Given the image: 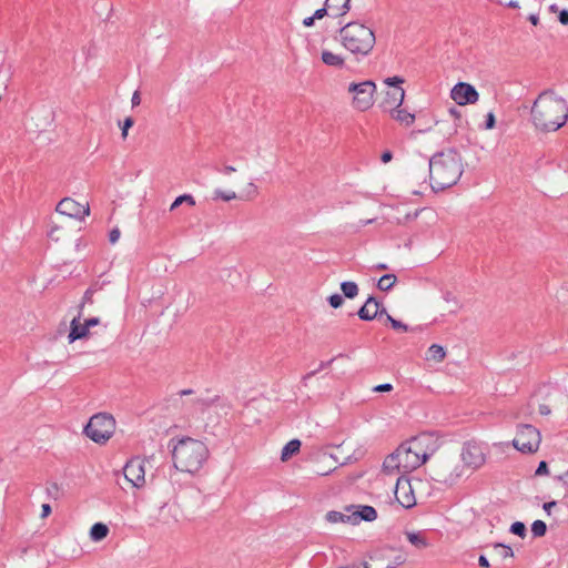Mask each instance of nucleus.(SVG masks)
<instances>
[{
  "label": "nucleus",
  "mask_w": 568,
  "mask_h": 568,
  "mask_svg": "<svg viewBox=\"0 0 568 568\" xmlns=\"http://www.w3.org/2000/svg\"><path fill=\"white\" fill-rule=\"evenodd\" d=\"M540 432L528 424L520 425L513 440L514 447L525 454L536 453L540 446Z\"/></svg>",
  "instance_id": "10"
},
{
  "label": "nucleus",
  "mask_w": 568,
  "mask_h": 568,
  "mask_svg": "<svg viewBox=\"0 0 568 568\" xmlns=\"http://www.w3.org/2000/svg\"><path fill=\"white\" fill-rule=\"evenodd\" d=\"M325 518L328 523H332V524H337V523L351 524V519H347L348 513L345 514V513L332 510L326 514Z\"/></svg>",
  "instance_id": "32"
},
{
  "label": "nucleus",
  "mask_w": 568,
  "mask_h": 568,
  "mask_svg": "<svg viewBox=\"0 0 568 568\" xmlns=\"http://www.w3.org/2000/svg\"><path fill=\"white\" fill-rule=\"evenodd\" d=\"M134 124V120L131 116L124 119L121 124V136L123 140L128 138L129 129H131Z\"/></svg>",
  "instance_id": "38"
},
{
  "label": "nucleus",
  "mask_w": 568,
  "mask_h": 568,
  "mask_svg": "<svg viewBox=\"0 0 568 568\" xmlns=\"http://www.w3.org/2000/svg\"><path fill=\"white\" fill-rule=\"evenodd\" d=\"M395 497L397 501L405 508L415 506L416 499L408 479L398 478L396 483Z\"/></svg>",
  "instance_id": "18"
},
{
  "label": "nucleus",
  "mask_w": 568,
  "mask_h": 568,
  "mask_svg": "<svg viewBox=\"0 0 568 568\" xmlns=\"http://www.w3.org/2000/svg\"><path fill=\"white\" fill-rule=\"evenodd\" d=\"M568 120V104L552 91L541 92L532 103L530 121L539 132H555Z\"/></svg>",
  "instance_id": "1"
},
{
  "label": "nucleus",
  "mask_w": 568,
  "mask_h": 568,
  "mask_svg": "<svg viewBox=\"0 0 568 568\" xmlns=\"http://www.w3.org/2000/svg\"><path fill=\"white\" fill-rule=\"evenodd\" d=\"M118 423L108 412L93 414L83 426L82 434L99 446L106 445L115 435Z\"/></svg>",
  "instance_id": "4"
},
{
  "label": "nucleus",
  "mask_w": 568,
  "mask_h": 568,
  "mask_svg": "<svg viewBox=\"0 0 568 568\" xmlns=\"http://www.w3.org/2000/svg\"><path fill=\"white\" fill-rule=\"evenodd\" d=\"M422 131H413L410 134H409V138L410 139H416L417 134H419Z\"/></svg>",
  "instance_id": "58"
},
{
  "label": "nucleus",
  "mask_w": 568,
  "mask_h": 568,
  "mask_svg": "<svg viewBox=\"0 0 568 568\" xmlns=\"http://www.w3.org/2000/svg\"><path fill=\"white\" fill-rule=\"evenodd\" d=\"M321 60L325 65L335 69H342L346 63V58L343 54L333 52L328 49L322 50Z\"/></svg>",
  "instance_id": "21"
},
{
  "label": "nucleus",
  "mask_w": 568,
  "mask_h": 568,
  "mask_svg": "<svg viewBox=\"0 0 568 568\" xmlns=\"http://www.w3.org/2000/svg\"><path fill=\"white\" fill-rule=\"evenodd\" d=\"M547 531V526L542 520H535L531 525V532L535 537H542Z\"/></svg>",
  "instance_id": "35"
},
{
  "label": "nucleus",
  "mask_w": 568,
  "mask_h": 568,
  "mask_svg": "<svg viewBox=\"0 0 568 568\" xmlns=\"http://www.w3.org/2000/svg\"><path fill=\"white\" fill-rule=\"evenodd\" d=\"M460 456L464 462L479 460L485 458L483 446L474 440L465 443Z\"/></svg>",
  "instance_id": "20"
},
{
  "label": "nucleus",
  "mask_w": 568,
  "mask_h": 568,
  "mask_svg": "<svg viewBox=\"0 0 568 568\" xmlns=\"http://www.w3.org/2000/svg\"><path fill=\"white\" fill-rule=\"evenodd\" d=\"M392 389H393V385L388 384V383L379 384L373 388V390L376 393H387V392H390Z\"/></svg>",
  "instance_id": "43"
},
{
  "label": "nucleus",
  "mask_w": 568,
  "mask_h": 568,
  "mask_svg": "<svg viewBox=\"0 0 568 568\" xmlns=\"http://www.w3.org/2000/svg\"><path fill=\"white\" fill-rule=\"evenodd\" d=\"M376 268H377V270H379V271H383V270H386V268H387V265H386V264H378V265L376 266Z\"/></svg>",
  "instance_id": "60"
},
{
  "label": "nucleus",
  "mask_w": 568,
  "mask_h": 568,
  "mask_svg": "<svg viewBox=\"0 0 568 568\" xmlns=\"http://www.w3.org/2000/svg\"><path fill=\"white\" fill-rule=\"evenodd\" d=\"M132 106H138L141 103V95L139 91H135L131 99Z\"/></svg>",
  "instance_id": "48"
},
{
  "label": "nucleus",
  "mask_w": 568,
  "mask_h": 568,
  "mask_svg": "<svg viewBox=\"0 0 568 568\" xmlns=\"http://www.w3.org/2000/svg\"><path fill=\"white\" fill-rule=\"evenodd\" d=\"M379 313V303L374 297H368L365 304L358 310V317L363 321H372Z\"/></svg>",
  "instance_id": "22"
},
{
  "label": "nucleus",
  "mask_w": 568,
  "mask_h": 568,
  "mask_svg": "<svg viewBox=\"0 0 568 568\" xmlns=\"http://www.w3.org/2000/svg\"><path fill=\"white\" fill-rule=\"evenodd\" d=\"M215 197L220 199L224 202H230L232 200H241V201H252L258 195V187L252 181L246 182L240 191L236 193L233 190H215Z\"/></svg>",
  "instance_id": "14"
},
{
  "label": "nucleus",
  "mask_w": 568,
  "mask_h": 568,
  "mask_svg": "<svg viewBox=\"0 0 568 568\" xmlns=\"http://www.w3.org/2000/svg\"><path fill=\"white\" fill-rule=\"evenodd\" d=\"M494 552L500 559H508L514 557L511 547L504 544L494 545Z\"/></svg>",
  "instance_id": "33"
},
{
  "label": "nucleus",
  "mask_w": 568,
  "mask_h": 568,
  "mask_svg": "<svg viewBox=\"0 0 568 568\" xmlns=\"http://www.w3.org/2000/svg\"><path fill=\"white\" fill-rule=\"evenodd\" d=\"M510 532L524 538L526 536V526L521 521H515L510 526Z\"/></svg>",
  "instance_id": "37"
},
{
  "label": "nucleus",
  "mask_w": 568,
  "mask_h": 568,
  "mask_svg": "<svg viewBox=\"0 0 568 568\" xmlns=\"http://www.w3.org/2000/svg\"><path fill=\"white\" fill-rule=\"evenodd\" d=\"M450 98L455 103L464 106L478 102L479 93L470 83L458 82L453 87Z\"/></svg>",
  "instance_id": "15"
},
{
  "label": "nucleus",
  "mask_w": 568,
  "mask_h": 568,
  "mask_svg": "<svg viewBox=\"0 0 568 568\" xmlns=\"http://www.w3.org/2000/svg\"><path fill=\"white\" fill-rule=\"evenodd\" d=\"M478 562H479V566H481V567H485V568L489 567V562L485 556H480L478 559Z\"/></svg>",
  "instance_id": "54"
},
{
  "label": "nucleus",
  "mask_w": 568,
  "mask_h": 568,
  "mask_svg": "<svg viewBox=\"0 0 568 568\" xmlns=\"http://www.w3.org/2000/svg\"><path fill=\"white\" fill-rule=\"evenodd\" d=\"M387 321L390 323L392 327L397 331H407V326L402 322L393 318L389 314L386 313Z\"/></svg>",
  "instance_id": "39"
},
{
  "label": "nucleus",
  "mask_w": 568,
  "mask_h": 568,
  "mask_svg": "<svg viewBox=\"0 0 568 568\" xmlns=\"http://www.w3.org/2000/svg\"><path fill=\"white\" fill-rule=\"evenodd\" d=\"M65 232H63V227L59 225L52 226V229L49 232V237L54 241L59 242L65 237Z\"/></svg>",
  "instance_id": "36"
},
{
  "label": "nucleus",
  "mask_w": 568,
  "mask_h": 568,
  "mask_svg": "<svg viewBox=\"0 0 568 568\" xmlns=\"http://www.w3.org/2000/svg\"><path fill=\"white\" fill-rule=\"evenodd\" d=\"M549 473L548 470V464H539L537 470L535 471L536 476H544Z\"/></svg>",
  "instance_id": "46"
},
{
  "label": "nucleus",
  "mask_w": 568,
  "mask_h": 568,
  "mask_svg": "<svg viewBox=\"0 0 568 568\" xmlns=\"http://www.w3.org/2000/svg\"><path fill=\"white\" fill-rule=\"evenodd\" d=\"M435 308L442 314H454L462 307L457 295L453 291H447L434 302Z\"/></svg>",
  "instance_id": "17"
},
{
  "label": "nucleus",
  "mask_w": 568,
  "mask_h": 568,
  "mask_svg": "<svg viewBox=\"0 0 568 568\" xmlns=\"http://www.w3.org/2000/svg\"><path fill=\"white\" fill-rule=\"evenodd\" d=\"M464 172L462 155L455 150H446L433 155L428 161L430 186L435 192L452 187Z\"/></svg>",
  "instance_id": "2"
},
{
  "label": "nucleus",
  "mask_w": 568,
  "mask_h": 568,
  "mask_svg": "<svg viewBox=\"0 0 568 568\" xmlns=\"http://www.w3.org/2000/svg\"><path fill=\"white\" fill-rule=\"evenodd\" d=\"M392 462H426V445L420 437L400 444L389 456Z\"/></svg>",
  "instance_id": "8"
},
{
  "label": "nucleus",
  "mask_w": 568,
  "mask_h": 568,
  "mask_svg": "<svg viewBox=\"0 0 568 568\" xmlns=\"http://www.w3.org/2000/svg\"><path fill=\"white\" fill-rule=\"evenodd\" d=\"M376 84L371 80L349 83L347 91L352 95V108L359 112H365L374 105Z\"/></svg>",
  "instance_id": "6"
},
{
  "label": "nucleus",
  "mask_w": 568,
  "mask_h": 568,
  "mask_svg": "<svg viewBox=\"0 0 568 568\" xmlns=\"http://www.w3.org/2000/svg\"><path fill=\"white\" fill-rule=\"evenodd\" d=\"M225 171H226V173H231V172H234L235 169L233 166H226Z\"/></svg>",
  "instance_id": "61"
},
{
  "label": "nucleus",
  "mask_w": 568,
  "mask_h": 568,
  "mask_svg": "<svg viewBox=\"0 0 568 568\" xmlns=\"http://www.w3.org/2000/svg\"><path fill=\"white\" fill-rule=\"evenodd\" d=\"M405 560H406V559H405V557H403V556H398V557L396 558V564H397V565H400V564L405 562Z\"/></svg>",
  "instance_id": "57"
},
{
  "label": "nucleus",
  "mask_w": 568,
  "mask_h": 568,
  "mask_svg": "<svg viewBox=\"0 0 568 568\" xmlns=\"http://www.w3.org/2000/svg\"><path fill=\"white\" fill-rule=\"evenodd\" d=\"M169 448L174 462H204L209 458L206 445L192 437L172 438Z\"/></svg>",
  "instance_id": "5"
},
{
  "label": "nucleus",
  "mask_w": 568,
  "mask_h": 568,
  "mask_svg": "<svg viewBox=\"0 0 568 568\" xmlns=\"http://www.w3.org/2000/svg\"><path fill=\"white\" fill-rule=\"evenodd\" d=\"M332 471H333V469L318 470V471H316V475H318V476H326V475L331 474Z\"/></svg>",
  "instance_id": "56"
},
{
  "label": "nucleus",
  "mask_w": 568,
  "mask_h": 568,
  "mask_svg": "<svg viewBox=\"0 0 568 568\" xmlns=\"http://www.w3.org/2000/svg\"><path fill=\"white\" fill-rule=\"evenodd\" d=\"M538 412L542 416H548V415L551 414V408H550V406L548 404H540L538 406Z\"/></svg>",
  "instance_id": "45"
},
{
  "label": "nucleus",
  "mask_w": 568,
  "mask_h": 568,
  "mask_svg": "<svg viewBox=\"0 0 568 568\" xmlns=\"http://www.w3.org/2000/svg\"><path fill=\"white\" fill-rule=\"evenodd\" d=\"M57 213L74 221H82L90 214L89 203H80L71 197L62 199L57 207Z\"/></svg>",
  "instance_id": "12"
},
{
  "label": "nucleus",
  "mask_w": 568,
  "mask_h": 568,
  "mask_svg": "<svg viewBox=\"0 0 568 568\" xmlns=\"http://www.w3.org/2000/svg\"><path fill=\"white\" fill-rule=\"evenodd\" d=\"M550 9H551L552 11H556V10H557L556 6H551V7H550Z\"/></svg>",
  "instance_id": "62"
},
{
  "label": "nucleus",
  "mask_w": 568,
  "mask_h": 568,
  "mask_svg": "<svg viewBox=\"0 0 568 568\" xmlns=\"http://www.w3.org/2000/svg\"><path fill=\"white\" fill-rule=\"evenodd\" d=\"M184 466H185V464H178V463L172 464V466L170 467V470H169L170 478L172 480L179 481V480H182L180 475L193 474L194 471L197 470V467L195 469H190V468H185Z\"/></svg>",
  "instance_id": "26"
},
{
  "label": "nucleus",
  "mask_w": 568,
  "mask_h": 568,
  "mask_svg": "<svg viewBox=\"0 0 568 568\" xmlns=\"http://www.w3.org/2000/svg\"><path fill=\"white\" fill-rule=\"evenodd\" d=\"M373 220H368L364 223V225L368 224V223H372Z\"/></svg>",
  "instance_id": "63"
},
{
  "label": "nucleus",
  "mask_w": 568,
  "mask_h": 568,
  "mask_svg": "<svg viewBox=\"0 0 568 568\" xmlns=\"http://www.w3.org/2000/svg\"><path fill=\"white\" fill-rule=\"evenodd\" d=\"M392 159H393V154L390 151H385L382 153V156H381L382 162L388 163L392 161Z\"/></svg>",
  "instance_id": "50"
},
{
  "label": "nucleus",
  "mask_w": 568,
  "mask_h": 568,
  "mask_svg": "<svg viewBox=\"0 0 568 568\" xmlns=\"http://www.w3.org/2000/svg\"><path fill=\"white\" fill-rule=\"evenodd\" d=\"M495 125H496L495 114H494V112H489L486 116L485 129L493 130L495 128Z\"/></svg>",
  "instance_id": "41"
},
{
  "label": "nucleus",
  "mask_w": 568,
  "mask_h": 568,
  "mask_svg": "<svg viewBox=\"0 0 568 568\" xmlns=\"http://www.w3.org/2000/svg\"><path fill=\"white\" fill-rule=\"evenodd\" d=\"M325 4L333 17H343L351 9V0H325Z\"/></svg>",
  "instance_id": "24"
},
{
  "label": "nucleus",
  "mask_w": 568,
  "mask_h": 568,
  "mask_svg": "<svg viewBox=\"0 0 568 568\" xmlns=\"http://www.w3.org/2000/svg\"><path fill=\"white\" fill-rule=\"evenodd\" d=\"M557 503L556 501H548V503H545L542 508L547 513V515H550L551 514V509L554 507H556Z\"/></svg>",
  "instance_id": "49"
},
{
  "label": "nucleus",
  "mask_w": 568,
  "mask_h": 568,
  "mask_svg": "<svg viewBox=\"0 0 568 568\" xmlns=\"http://www.w3.org/2000/svg\"><path fill=\"white\" fill-rule=\"evenodd\" d=\"M559 22L564 26L568 24V10H561L558 14Z\"/></svg>",
  "instance_id": "47"
},
{
  "label": "nucleus",
  "mask_w": 568,
  "mask_h": 568,
  "mask_svg": "<svg viewBox=\"0 0 568 568\" xmlns=\"http://www.w3.org/2000/svg\"><path fill=\"white\" fill-rule=\"evenodd\" d=\"M123 475L133 487L140 488L145 484L143 464H124Z\"/></svg>",
  "instance_id": "19"
},
{
  "label": "nucleus",
  "mask_w": 568,
  "mask_h": 568,
  "mask_svg": "<svg viewBox=\"0 0 568 568\" xmlns=\"http://www.w3.org/2000/svg\"><path fill=\"white\" fill-rule=\"evenodd\" d=\"M182 204H187L190 206H194L195 205V199L191 194L180 195L171 204L170 211H174L175 209H178Z\"/></svg>",
  "instance_id": "34"
},
{
  "label": "nucleus",
  "mask_w": 568,
  "mask_h": 568,
  "mask_svg": "<svg viewBox=\"0 0 568 568\" xmlns=\"http://www.w3.org/2000/svg\"><path fill=\"white\" fill-rule=\"evenodd\" d=\"M41 510H42V513H41V517H42V518H45V517H48V516L50 515V513H51V507H50V505H49V504H43V505H42V507H41Z\"/></svg>",
  "instance_id": "51"
},
{
  "label": "nucleus",
  "mask_w": 568,
  "mask_h": 568,
  "mask_svg": "<svg viewBox=\"0 0 568 568\" xmlns=\"http://www.w3.org/2000/svg\"><path fill=\"white\" fill-rule=\"evenodd\" d=\"M302 443L300 439L290 440L282 449L281 459L285 462L294 457L301 449Z\"/></svg>",
  "instance_id": "25"
},
{
  "label": "nucleus",
  "mask_w": 568,
  "mask_h": 568,
  "mask_svg": "<svg viewBox=\"0 0 568 568\" xmlns=\"http://www.w3.org/2000/svg\"><path fill=\"white\" fill-rule=\"evenodd\" d=\"M341 290H342L344 296L347 298L356 297L359 292L357 284L352 281L343 282L341 284Z\"/></svg>",
  "instance_id": "31"
},
{
  "label": "nucleus",
  "mask_w": 568,
  "mask_h": 568,
  "mask_svg": "<svg viewBox=\"0 0 568 568\" xmlns=\"http://www.w3.org/2000/svg\"><path fill=\"white\" fill-rule=\"evenodd\" d=\"M329 305L334 308H338L343 305V297L338 294H333L328 297Z\"/></svg>",
  "instance_id": "40"
},
{
  "label": "nucleus",
  "mask_w": 568,
  "mask_h": 568,
  "mask_svg": "<svg viewBox=\"0 0 568 568\" xmlns=\"http://www.w3.org/2000/svg\"><path fill=\"white\" fill-rule=\"evenodd\" d=\"M521 0H510L508 6L514 9L520 8Z\"/></svg>",
  "instance_id": "55"
},
{
  "label": "nucleus",
  "mask_w": 568,
  "mask_h": 568,
  "mask_svg": "<svg viewBox=\"0 0 568 568\" xmlns=\"http://www.w3.org/2000/svg\"><path fill=\"white\" fill-rule=\"evenodd\" d=\"M407 540L416 548L426 546V538L420 531H405Z\"/></svg>",
  "instance_id": "29"
},
{
  "label": "nucleus",
  "mask_w": 568,
  "mask_h": 568,
  "mask_svg": "<svg viewBox=\"0 0 568 568\" xmlns=\"http://www.w3.org/2000/svg\"><path fill=\"white\" fill-rule=\"evenodd\" d=\"M477 467L473 464H434L432 477L443 484H453L459 478L469 477Z\"/></svg>",
  "instance_id": "7"
},
{
  "label": "nucleus",
  "mask_w": 568,
  "mask_h": 568,
  "mask_svg": "<svg viewBox=\"0 0 568 568\" xmlns=\"http://www.w3.org/2000/svg\"><path fill=\"white\" fill-rule=\"evenodd\" d=\"M404 80L399 77L386 78L383 83L386 89L382 91L381 108L384 111H389L396 106H400L404 98L405 90L402 88Z\"/></svg>",
  "instance_id": "9"
},
{
  "label": "nucleus",
  "mask_w": 568,
  "mask_h": 568,
  "mask_svg": "<svg viewBox=\"0 0 568 568\" xmlns=\"http://www.w3.org/2000/svg\"><path fill=\"white\" fill-rule=\"evenodd\" d=\"M100 324L99 317L82 320L79 314L70 323V332L68 334V343L72 344L78 339H85L90 336V329Z\"/></svg>",
  "instance_id": "13"
},
{
  "label": "nucleus",
  "mask_w": 568,
  "mask_h": 568,
  "mask_svg": "<svg viewBox=\"0 0 568 568\" xmlns=\"http://www.w3.org/2000/svg\"><path fill=\"white\" fill-rule=\"evenodd\" d=\"M109 534V528L106 525L102 523L94 524L90 529V538L93 541H101L103 540Z\"/></svg>",
  "instance_id": "28"
},
{
  "label": "nucleus",
  "mask_w": 568,
  "mask_h": 568,
  "mask_svg": "<svg viewBox=\"0 0 568 568\" xmlns=\"http://www.w3.org/2000/svg\"><path fill=\"white\" fill-rule=\"evenodd\" d=\"M315 20H316V19L314 18V16H312V17H306V18H304V20H303V26H304V27H306V28H310V27H312V26L314 24V21H315Z\"/></svg>",
  "instance_id": "52"
},
{
  "label": "nucleus",
  "mask_w": 568,
  "mask_h": 568,
  "mask_svg": "<svg viewBox=\"0 0 568 568\" xmlns=\"http://www.w3.org/2000/svg\"><path fill=\"white\" fill-rule=\"evenodd\" d=\"M530 22H531L534 26H536V24L538 23V18H537V17H535V16H531V17H530Z\"/></svg>",
  "instance_id": "59"
},
{
  "label": "nucleus",
  "mask_w": 568,
  "mask_h": 568,
  "mask_svg": "<svg viewBox=\"0 0 568 568\" xmlns=\"http://www.w3.org/2000/svg\"><path fill=\"white\" fill-rule=\"evenodd\" d=\"M322 457H329L335 462H351L359 460L364 458V453L361 448H355V444L351 440H344L342 444L337 446H325L322 448Z\"/></svg>",
  "instance_id": "11"
},
{
  "label": "nucleus",
  "mask_w": 568,
  "mask_h": 568,
  "mask_svg": "<svg viewBox=\"0 0 568 568\" xmlns=\"http://www.w3.org/2000/svg\"><path fill=\"white\" fill-rule=\"evenodd\" d=\"M348 513L351 525H358L361 521L372 523L377 518V511L374 507L368 505H349L345 507Z\"/></svg>",
  "instance_id": "16"
},
{
  "label": "nucleus",
  "mask_w": 568,
  "mask_h": 568,
  "mask_svg": "<svg viewBox=\"0 0 568 568\" xmlns=\"http://www.w3.org/2000/svg\"><path fill=\"white\" fill-rule=\"evenodd\" d=\"M327 14H331V9H329V8H327V7H326V4H325L323 8L317 9V10L314 12V14H313V16H314V18H315L316 20H321V19H323V18H324L325 16H327Z\"/></svg>",
  "instance_id": "42"
},
{
  "label": "nucleus",
  "mask_w": 568,
  "mask_h": 568,
  "mask_svg": "<svg viewBox=\"0 0 568 568\" xmlns=\"http://www.w3.org/2000/svg\"><path fill=\"white\" fill-rule=\"evenodd\" d=\"M338 37L341 45L356 58L367 57L376 44L374 31L358 21H352L342 27Z\"/></svg>",
  "instance_id": "3"
},
{
  "label": "nucleus",
  "mask_w": 568,
  "mask_h": 568,
  "mask_svg": "<svg viewBox=\"0 0 568 568\" xmlns=\"http://www.w3.org/2000/svg\"><path fill=\"white\" fill-rule=\"evenodd\" d=\"M557 478L568 485V469L564 474L557 475Z\"/></svg>",
  "instance_id": "53"
},
{
  "label": "nucleus",
  "mask_w": 568,
  "mask_h": 568,
  "mask_svg": "<svg viewBox=\"0 0 568 568\" xmlns=\"http://www.w3.org/2000/svg\"><path fill=\"white\" fill-rule=\"evenodd\" d=\"M387 112L393 120L404 126H410L415 121V114L410 113L406 109H402L400 106H396Z\"/></svg>",
  "instance_id": "23"
},
{
  "label": "nucleus",
  "mask_w": 568,
  "mask_h": 568,
  "mask_svg": "<svg viewBox=\"0 0 568 568\" xmlns=\"http://www.w3.org/2000/svg\"><path fill=\"white\" fill-rule=\"evenodd\" d=\"M396 282L397 277L395 274H385L378 280L377 287L378 290L386 292L389 291Z\"/></svg>",
  "instance_id": "30"
},
{
  "label": "nucleus",
  "mask_w": 568,
  "mask_h": 568,
  "mask_svg": "<svg viewBox=\"0 0 568 568\" xmlns=\"http://www.w3.org/2000/svg\"><path fill=\"white\" fill-rule=\"evenodd\" d=\"M121 236V232L119 229H113L109 234V241L111 244H115Z\"/></svg>",
  "instance_id": "44"
},
{
  "label": "nucleus",
  "mask_w": 568,
  "mask_h": 568,
  "mask_svg": "<svg viewBox=\"0 0 568 568\" xmlns=\"http://www.w3.org/2000/svg\"><path fill=\"white\" fill-rule=\"evenodd\" d=\"M446 356V349L442 345L433 344L428 347V361L442 363Z\"/></svg>",
  "instance_id": "27"
}]
</instances>
